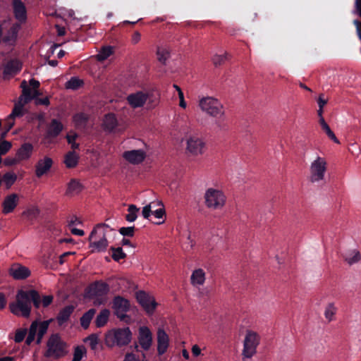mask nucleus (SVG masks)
Instances as JSON below:
<instances>
[{
    "label": "nucleus",
    "mask_w": 361,
    "mask_h": 361,
    "mask_svg": "<svg viewBox=\"0 0 361 361\" xmlns=\"http://www.w3.org/2000/svg\"><path fill=\"white\" fill-rule=\"evenodd\" d=\"M11 147V143L8 141H3L0 143V154H6Z\"/></svg>",
    "instance_id": "obj_53"
},
{
    "label": "nucleus",
    "mask_w": 361,
    "mask_h": 361,
    "mask_svg": "<svg viewBox=\"0 0 361 361\" xmlns=\"http://www.w3.org/2000/svg\"><path fill=\"white\" fill-rule=\"evenodd\" d=\"M260 342L259 335L252 330L246 331L242 350L243 360H245L252 357L257 353V348Z\"/></svg>",
    "instance_id": "obj_11"
},
{
    "label": "nucleus",
    "mask_w": 361,
    "mask_h": 361,
    "mask_svg": "<svg viewBox=\"0 0 361 361\" xmlns=\"http://www.w3.org/2000/svg\"><path fill=\"white\" fill-rule=\"evenodd\" d=\"M68 142L71 145V147L75 149L78 147V145L75 142V140L77 137V135L75 133H70L66 136Z\"/></svg>",
    "instance_id": "obj_52"
},
{
    "label": "nucleus",
    "mask_w": 361,
    "mask_h": 361,
    "mask_svg": "<svg viewBox=\"0 0 361 361\" xmlns=\"http://www.w3.org/2000/svg\"><path fill=\"white\" fill-rule=\"evenodd\" d=\"M113 54V48L107 46L102 47L97 54V59L99 61H103L108 59Z\"/></svg>",
    "instance_id": "obj_42"
},
{
    "label": "nucleus",
    "mask_w": 361,
    "mask_h": 361,
    "mask_svg": "<svg viewBox=\"0 0 361 361\" xmlns=\"http://www.w3.org/2000/svg\"><path fill=\"white\" fill-rule=\"evenodd\" d=\"M328 169V162L325 157L317 154L310 161L308 172L309 180L312 183H317L325 179Z\"/></svg>",
    "instance_id": "obj_5"
},
{
    "label": "nucleus",
    "mask_w": 361,
    "mask_h": 361,
    "mask_svg": "<svg viewBox=\"0 0 361 361\" xmlns=\"http://www.w3.org/2000/svg\"><path fill=\"white\" fill-rule=\"evenodd\" d=\"M226 59V54H215L212 57V61L215 66L221 65Z\"/></svg>",
    "instance_id": "obj_51"
},
{
    "label": "nucleus",
    "mask_w": 361,
    "mask_h": 361,
    "mask_svg": "<svg viewBox=\"0 0 361 361\" xmlns=\"http://www.w3.org/2000/svg\"><path fill=\"white\" fill-rule=\"evenodd\" d=\"M134 146L135 148L125 151L122 157L128 163L137 165L146 159L149 148L147 144L142 140L135 141Z\"/></svg>",
    "instance_id": "obj_7"
},
{
    "label": "nucleus",
    "mask_w": 361,
    "mask_h": 361,
    "mask_svg": "<svg viewBox=\"0 0 361 361\" xmlns=\"http://www.w3.org/2000/svg\"><path fill=\"white\" fill-rule=\"evenodd\" d=\"M198 106L202 112L214 118H221L225 114L222 103L213 97H202L199 100Z\"/></svg>",
    "instance_id": "obj_8"
},
{
    "label": "nucleus",
    "mask_w": 361,
    "mask_h": 361,
    "mask_svg": "<svg viewBox=\"0 0 361 361\" xmlns=\"http://www.w3.org/2000/svg\"><path fill=\"white\" fill-rule=\"evenodd\" d=\"M117 119L114 114H109L106 115L103 121V126L106 130H113L117 126Z\"/></svg>",
    "instance_id": "obj_27"
},
{
    "label": "nucleus",
    "mask_w": 361,
    "mask_h": 361,
    "mask_svg": "<svg viewBox=\"0 0 361 361\" xmlns=\"http://www.w3.org/2000/svg\"><path fill=\"white\" fill-rule=\"evenodd\" d=\"M345 259L349 264H353L361 259L360 252L357 250H352L345 254Z\"/></svg>",
    "instance_id": "obj_33"
},
{
    "label": "nucleus",
    "mask_w": 361,
    "mask_h": 361,
    "mask_svg": "<svg viewBox=\"0 0 361 361\" xmlns=\"http://www.w3.org/2000/svg\"><path fill=\"white\" fill-rule=\"evenodd\" d=\"M87 119V117L83 114H77L74 116L73 121L76 126H80Z\"/></svg>",
    "instance_id": "obj_55"
},
{
    "label": "nucleus",
    "mask_w": 361,
    "mask_h": 361,
    "mask_svg": "<svg viewBox=\"0 0 361 361\" xmlns=\"http://www.w3.org/2000/svg\"><path fill=\"white\" fill-rule=\"evenodd\" d=\"M39 214V209L37 208H35V207H33V208H31V209H29L26 211H25L23 214L24 216H36L37 214Z\"/></svg>",
    "instance_id": "obj_57"
},
{
    "label": "nucleus",
    "mask_w": 361,
    "mask_h": 361,
    "mask_svg": "<svg viewBox=\"0 0 361 361\" xmlns=\"http://www.w3.org/2000/svg\"><path fill=\"white\" fill-rule=\"evenodd\" d=\"M132 339V332L128 327L115 328L109 330L105 336L108 346H124L128 345Z\"/></svg>",
    "instance_id": "obj_6"
},
{
    "label": "nucleus",
    "mask_w": 361,
    "mask_h": 361,
    "mask_svg": "<svg viewBox=\"0 0 361 361\" xmlns=\"http://www.w3.org/2000/svg\"><path fill=\"white\" fill-rule=\"evenodd\" d=\"M82 186L80 181L73 179L68 184L66 192L71 195H77L82 190Z\"/></svg>",
    "instance_id": "obj_32"
},
{
    "label": "nucleus",
    "mask_w": 361,
    "mask_h": 361,
    "mask_svg": "<svg viewBox=\"0 0 361 361\" xmlns=\"http://www.w3.org/2000/svg\"><path fill=\"white\" fill-rule=\"evenodd\" d=\"M9 273L15 279L18 280L25 279L30 275V269L19 264L12 265Z\"/></svg>",
    "instance_id": "obj_21"
},
{
    "label": "nucleus",
    "mask_w": 361,
    "mask_h": 361,
    "mask_svg": "<svg viewBox=\"0 0 361 361\" xmlns=\"http://www.w3.org/2000/svg\"><path fill=\"white\" fill-rule=\"evenodd\" d=\"M140 39H141V35H140V32H135L133 34V35H132V42L133 44H137V42H139Z\"/></svg>",
    "instance_id": "obj_62"
},
{
    "label": "nucleus",
    "mask_w": 361,
    "mask_h": 361,
    "mask_svg": "<svg viewBox=\"0 0 361 361\" xmlns=\"http://www.w3.org/2000/svg\"><path fill=\"white\" fill-rule=\"evenodd\" d=\"M17 176L14 172L6 173L1 176V180L7 189H9L16 181Z\"/></svg>",
    "instance_id": "obj_35"
},
{
    "label": "nucleus",
    "mask_w": 361,
    "mask_h": 361,
    "mask_svg": "<svg viewBox=\"0 0 361 361\" xmlns=\"http://www.w3.org/2000/svg\"><path fill=\"white\" fill-rule=\"evenodd\" d=\"M116 232L107 225H97L89 236L90 247L92 251H104L108 247V238Z\"/></svg>",
    "instance_id": "obj_2"
},
{
    "label": "nucleus",
    "mask_w": 361,
    "mask_h": 361,
    "mask_svg": "<svg viewBox=\"0 0 361 361\" xmlns=\"http://www.w3.org/2000/svg\"><path fill=\"white\" fill-rule=\"evenodd\" d=\"M337 308L334 302H329L326 305L324 309V317L329 322L335 319Z\"/></svg>",
    "instance_id": "obj_28"
},
{
    "label": "nucleus",
    "mask_w": 361,
    "mask_h": 361,
    "mask_svg": "<svg viewBox=\"0 0 361 361\" xmlns=\"http://www.w3.org/2000/svg\"><path fill=\"white\" fill-rule=\"evenodd\" d=\"M195 240L189 235L187 238V242L185 243V250L190 251L195 247Z\"/></svg>",
    "instance_id": "obj_56"
},
{
    "label": "nucleus",
    "mask_w": 361,
    "mask_h": 361,
    "mask_svg": "<svg viewBox=\"0 0 361 361\" xmlns=\"http://www.w3.org/2000/svg\"><path fill=\"white\" fill-rule=\"evenodd\" d=\"M149 99V92L147 90H137L130 93L126 100L133 109L143 107Z\"/></svg>",
    "instance_id": "obj_13"
},
{
    "label": "nucleus",
    "mask_w": 361,
    "mask_h": 361,
    "mask_svg": "<svg viewBox=\"0 0 361 361\" xmlns=\"http://www.w3.org/2000/svg\"><path fill=\"white\" fill-rule=\"evenodd\" d=\"M95 312V310L90 309L82 316L80 318V324L84 329L88 328Z\"/></svg>",
    "instance_id": "obj_38"
},
{
    "label": "nucleus",
    "mask_w": 361,
    "mask_h": 361,
    "mask_svg": "<svg viewBox=\"0 0 361 361\" xmlns=\"http://www.w3.org/2000/svg\"><path fill=\"white\" fill-rule=\"evenodd\" d=\"M119 232L124 236H133L134 233V227H122Z\"/></svg>",
    "instance_id": "obj_54"
},
{
    "label": "nucleus",
    "mask_w": 361,
    "mask_h": 361,
    "mask_svg": "<svg viewBox=\"0 0 361 361\" xmlns=\"http://www.w3.org/2000/svg\"><path fill=\"white\" fill-rule=\"evenodd\" d=\"M157 353L159 355L164 354L169 347V336L162 329L159 328L157 331Z\"/></svg>",
    "instance_id": "obj_18"
},
{
    "label": "nucleus",
    "mask_w": 361,
    "mask_h": 361,
    "mask_svg": "<svg viewBox=\"0 0 361 361\" xmlns=\"http://www.w3.org/2000/svg\"><path fill=\"white\" fill-rule=\"evenodd\" d=\"M322 130L326 133V134L327 135V136L331 140H333L335 143H337L338 144L339 143V140L337 139V137H336L335 134L334 133V132L331 130L330 127L329 126L328 124H326V126H323L322 128Z\"/></svg>",
    "instance_id": "obj_48"
},
{
    "label": "nucleus",
    "mask_w": 361,
    "mask_h": 361,
    "mask_svg": "<svg viewBox=\"0 0 361 361\" xmlns=\"http://www.w3.org/2000/svg\"><path fill=\"white\" fill-rule=\"evenodd\" d=\"M138 342L140 347L148 350L152 345V334L149 329L145 326H140L138 330Z\"/></svg>",
    "instance_id": "obj_16"
},
{
    "label": "nucleus",
    "mask_w": 361,
    "mask_h": 361,
    "mask_svg": "<svg viewBox=\"0 0 361 361\" xmlns=\"http://www.w3.org/2000/svg\"><path fill=\"white\" fill-rule=\"evenodd\" d=\"M110 312L108 310H102L97 315L95 323L97 327H102L104 326L109 319Z\"/></svg>",
    "instance_id": "obj_37"
},
{
    "label": "nucleus",
    "mask_w": 361,
    "mask_h": 361,
    "mask_svg": "<svg viewBox=\"0 0 361 361\" xmlns=\"http://www.w3.org/2000/svg\"><path fill=\"white\" fill-rule=\"evenodd\" d=\"M6 305V299L5 295L0 293V310L4 309Z\"/></svg>",
    "instance_id": "obj_63"
},
{
    "label": "nucleus",
    "mask_w": 361,
    "mask_h": 361,
    "mask_svg": "<svg viewBox=\"0 0 361 361\" xmlns=\"http://www.w3.org/2000/svg\"><path fill=\"white\" fill-rule=\"evenodd\" d=\"M140 209L135 204H130L128 208V214L126 219L128 222H134L137 218Z\"/></svg>",
    "instance_id": "obj_39"
},
{
    "label": "nucleus",
    "mask_w": 361,
    "mask_h": 361,
    "mask_svg": "<svg viewBox=\"0 0 361 361\" xmlns=\"http://www.w3.org/2000/svg\"><path fill=\"white\" fill-rule=\"evenodd\" d=\"M123 361H139V359L133 353H128L126 355Z\"/></svg>",
    "instance_id": "obj_61"
},
{
    "label": "nucleus",
    "mask_w": 361,
    "mask_h": 361,
    "mask_svg": "<svg viewBox=\"0 0 361 361\" xmlns=\"http://www.w3.org/2000/svg\"><path fill=\"white\" fill-rule=\"evenodd\" d=\"M37 325L38 322L37 321L33 322L32 324L30 325V329H29V334L26 338V343L27 345H30L35 338V335L37 334Z\"/></svg>",
    "instance_id": "obj_43"
},
{
    "label": "nucleus",
    "mask_w": 361,
    "mask_h": 361,
    "mask_svg": "<svg viewBox=\"0 0 361 361\" xmlns=\"http://www.w3.org/2000/svg\"><path fill=\"white\" fill-rule=\"evenodd\" d=\"M152 215L157 219L154 222L156 224H161L164 222L165 209L163 203L161 202V205H157L155 209H153Z\"/></svg>",
    "instance_id": "obj_29"
},
{
    "label": "nucleus",
    "mask_w": 361,
    "mask_h": 361,
    "mask_svg": "<svg viewBox=\"0 0 361 361\" xmlns=\"http://www.w3.org/2000/svg\"><path fill=\"white\" fill-rule=\"evenodd\" d=\"M173 88L178 92V95L179 98V106L183 109L187 108V103L185 101L184 94L182 90L177 85H173Z\"/></svg>",
    "instance_id": "obj_46"
},
{
    "label": "nucleus",
    "mask_w": 361,
    "mask_h": 361,
    "mask_svg": "<svg viewBox=\"0 0 361 361\" xmlns=\"http://www.w3.org/2000/svg\"><path fill=\"white\" fill-rule=\"evenodd\" d=\"M192 353L193 355V356L195 357H198L200 355H201L202 354V350L201 348L199 347V345L195 344L192 346Z\"/></svg>",
    "instance_id": "obj_59"
},
{
    "label": "nucleus",
    "mask_w": 361,
    "mask_h": 361,
    "mask_svg": "<svg viewBox=\"0 0 361 361\" xmlns=\"http://www.w3.org/2000/svg\"><path fill=\"white\" fill-rule=\"evenodd\" d=\"M87 355V350L84 345L75 347L72 361H80Z\"/></svg>",
    "instance_id": "obj_41"
},
{
    "label": "nucleus",
    "mask_w": 361,
    "mask_h": 361,
    "mask_svg": "<svg viewBox=\"0 0 361 361\" xmlns=\"http://www.w3.org/2000/svg\"><path fill=\"white\" fill-rule=\"evenodd\" d=\"M47 350L45 355L54 358H59L65 356L68 350L67 343L62 340L58 334L51 335L47 344Z\"/></svg>",
    "instance_id": "obj_10"
},
{
    "label": "nucleus",
    "mask_w": 361,
    "mask_h": 361,
    "mask_svg": "<svg viewBox=\"0 0 361 361\" xmlns=\"http://www.w3.org/2000/svg\"><path fill=\"white\" fill-rule=\"evenodd\" d=\"M22 68V63L18 60L9 61L4 67V77H10L18 73Z\"/></svg>",
    "instance_id": "obj_24"
},
{
    "label": "nucleus",
    "mask_w": 361,
    "mask_h": 361,
    "mask_svg": "<svg viewBox=\"0 0 361 361\" xmlns=\"http://www.w3.org/2000/svg\"><path fill=\"white\" fill-rule=\"evenodd\" d=\"M13 8L16 18L20 21H25L27 17L26 8L21 0H13Z\"/></svg>",
    "instance_id": "obj_23"
},
{
    "label": "nucleus",
    "mask_w": 361,
    "mask_h": 361,
    "mask_svg": "<svg viewBox=\"0 0 361 361\" xmlns=\"http://www.w3.org/2000/svg\"><path fill=\"white\" fill-rule=\"evenodd\" d=\"M63 128L62 124L56 120H53L51 123L47 135L49 137L57 136Z\"/></svg>",
    "instance_id": "obj_34"
},
{
    "label": "nucleus",
    "mask_w": 361,
    "mask_h": 361,
    "mask_svg": "<svg viewBox=\"0 0 361 361\" xmlns=\"http://www.w3.org/2000/svg\"><path fill=\"white\" fill-rule=\"evenodd\" d=\"M83 341L87 343L92 350H95L97 347L99 339L95 334H92L84 338Z\"/></svg>",
    "instance_id": "obj_45"
},
{
    "label": "nucleus",
    "mask_w": 361,
    "mask_h": 361,
    "mask_svg": "<svg viewBox=\"0 0 361 361\" xmlns=\"http://www.w3.org/2000/svg\"><path fill=\"white\" fill-rule=\"evenodd\" d=\"M328 100L324 98L323 94H320L317 99L319 108L323 109L324 106L327 104Z\"/></svg>",
    "instance_id": "obj_58"
},
{
    "label": "nucleus",
    "mask_w": 361,
    "mask_h": 361,
    "mask_svg": "<svg viewBox=\"0 0 361 361\" xmlns=\"http://www.w3.org/2000/svg\"><path fill=\"white\" fill-rule=\"evenodd\" d=\"M73 309L74 307L73 306L69 305L65 307L59 312V315L57 317V321L59 325L63 324L68 320L71 314L73 311Z\"/></svg>",
    "instance_id": "obj_26"
},
{
    "label": "nucleus",
    "mask_w": 361,
    "mask_h": 361,
    "mask_svg": "<svg viewBox=\"0 0 361 361\" xmlns=\"http://www.w3.org/2000/svg\"><path fill=\"white\" fill-rule=\"evenodd\" d=\"M112 257L116 261H119L126 257V254L121 247L112 248Z\"/></svg>",
    "instance_id": "obj_47"
},
{
    "label": "nucleus",
    "mask_w": 361,
    "mask_h": 361,
    "mask_svg": "<svg viewBox=\"0 0 361 361\" xmlns=\"http://www.w3.org/2000/svg\"><path fill=\"white\" fill-rule=\"evenodd\" d=\"M157 54L158 60L164 63L170 56V50L166 47H159Z\"/></svg>",
    "instance_id": "obj_40"
},
{
    "label": "nucleus",
    "mask_w": 361,
    "mask_h": 361,
    "mask_svg": "<svg viewBox=\"0 0 361 361\" xmlns=\"http://www.w3.org/2000/svg\"><path fill=\"white\" fill-rule=\"evenodd\" d=\"M157 205H161V201H153L145 205L142 210V216L146 219H149L150 215L152 214V209H155Z\"/></svg>",
    "instance_id": "obj_36"
},
{
    "label": "nucleus",
    "mask_w": 361,
    "mask_h": 361,
    "mask_svg": "<svg viewBox=\"0 0 361 361\" xmlns=\"http://www.w3.org/2000/svg\"><path fill=\"white\" fill-rule=\"evenodd\" d=\"M349 152L355 157L361 154V147L356 143H352L350 145Z\"/></svg>",
    "instance_id": "obj_50"
},
{
    "label": "nucleus",
    "mask_w": 361,
    "mask_h": 361,
    "mask_svg": "<svg viewBox=\"0 0 361 361\" xmlns=\"http://www.w3.org/2000/svg\"><path fill=\"white\" fill-rule=\"evenodd\" d=\"M79 157L74 152H68L64 157V163L68 168L75 167L78 162Z\"/></svg>",
    "instance_id": "obj_30"
},
{
    "label": "nucleus",
    "mask_w": 361,
    "mask_h": 361,
    "mask_svg": "<svg viewBox=\"0 0 361 361\" xmlns=\"http://www.w3.org/2000/svg\"><path fill=\"white\" fill-rule=\"evenodd\" d=\"M20 25L16 23H10L4 21L0 24V43L13 44L16 39Z\"/></svg>",
    "instance_id": "obj_12"
},
{
    "label": "nucleus",
    "mask_w": 361,
    "mask_h": 361,
    "mask_svg": "<svg viewBox=\"0 0 361 361\" xmlns=\"http://www.w3.org/2000/svg\"><path fill=\"white\" fill-rule=\"evenodd\" d=\"M21 87H23V94L20 97L18 102L15 104L12 113L6 119L8 128L6 131L2 133L3 137L6 136L7 132L13 127L14 123L12 121V120L15 117L20 116L23 115V110L25 104L39 94V92L36 90H30L29 87H27V82L25 81L22 82Z\"/></svg>",
    "instance_id": "obj_3"
},
{
    "label": "nucleus",
    "mask_w": 361,
    "mask_h": 361,
    "mask_svg": "<svg viewBox=\"0 0 361 361\" xmlns=\"http://www.w3.org/2000/svg\"><path fill=\"white\" fill-rule=\"evenodd\" d=\"M51 321V319L38 322V325H37L38 331H37V343L39 344L41 343V341H42L44 335L45 334V333L47 332V331L49 328Z\"/></svg>",
    "instance_id": "obj_31"
},
{
    "label": "nucleus",
    "mask_w": 361,
    "mask_h": 361,
    "mask_svg": "<svg viewBox=\"0 0 361 361\" xmlns=\"http://www.w3.org/2000/svg\"><path fill=\"white\" fill-rule=\"evenodd\" d=\"M204 200L208 209L221 210L226 204V197L221 190L209 188L204 194Z\"/></svg>",
    "instance_id": "obj_9"
},
{
    "label": "nucleus",
    "mask_w": 361,
    "mask_h": 361,
    "mask_svg": "<svg viewBox=\"0 0 361 361\" xmlns=\"http://www.w3.org/2000/svg\"><path fill=\"white\" fill-rule=\"evenodd\" d=\"M27 334V329H18L16 332L14 341L16 343H20L23 341L25 338V336Z\"/></svg>",
    "instance_id": "obj_49"
},
{
    "label": "nucleus",
    "mask_w": 361,
    "mask_h": 361,
    "mask_svg": "<svg viewBox=\"0 0 361 361\" xmlns=\"http://www.w3.org/2000/svg\"><path fill=\"white\" fill-rule=\"evenodd\" d=\"M33 146L30 143L23 144L16 153V158L18 161L28 159L32 153Z\"/></svg>",
    "instance_id": "obj_25"
},
{
    "label": "nucleus",
    "mask_w": 361,
    "mask_h": 361,
    "mask_svg": "<svg viewBox=\"0 0 361 361\" xmlns=\"http://www.w3.org/2000/svg\"><path fill=\"white\" fill-rule=\"evenodd\" d=\"M19 201V196L16 193H11L7 195L2 202V212L4 214H9L12 212Z\"/></svg>",
    "instance_id": "obj_20"
},
{
    "label": "nucleus",
    "mask_w": 361,
    "mask_h": 361,
    "mask_svg": "<svg viewBox=\"0 0 361 361\" xmlns=\"http://www.w3.org/2000/svg\"><path fill=\"white\" fill-rule=\"evenodd\" d=\"M181 142L185 143V154L190 157H198L204 152L205 142L200 136L190 130L184 133Z\"/></svg>",
    "instance_id": "obj_4"
},
{
    "label": "nucleus",
    "mask_w": 361,
    "mask_h": 361,
    "mask_svg": "<svg viewBox=\"0 0 361 361\" xmlns=\"http://www.w3.org/2000/svg\"><path fill=\"white\" fill-rule=\"evenodd\" d=\"M53 297L51 295H46L42 298V305L44 307H47L51 304L52 302Z\"/></svg>",
    "instance_id": "obj_60"
},
{
    "label": "nucleus",
    "mask_w": 361,
    "mask_h": 361,
    "mask_svg": "<svg viewBox=\"0 0 361 361\" xmlns=\"http://www.w3.org/2000/svg\"><path fill=\"white\" fill-rule=\"evenodd\" d=\"M82 85V81L77 77H73L68 80L65 85L66 88L70 90H76Z\"/></svg>",
    "instance_id": "obj_44"
},
{
    "label": "nucleus",
    "mask_w": 361,
    "mask_h": 361,
    "mask_svg": "<svg viewBox=\"0 0 361 361\" xmlns=\"http://www.w3.org/2000/svg\"><path fill=\"white\" fill-rule=\"evenodd\" d=\"M108 286L102 282H96L92 284L89 290V296L94 299L93 303L95 305L103 303L105 300L104 295L108 292Z\"/></svg>",
    "instance_id": "obj_14"
},
{
    "label": "nucleus",
    "mask_w": 361,
    "mask_h": 361,
    "mask_svg": "<svg viewBox=\"0 0 361 361\" xmlns=\"http://www.w3.org/2000/svg\"><path fill=\"white\" fill-rule=\"evenodd\" d=\"M190 283L192 286L200 288L206 281V273L202 268H197L192 271L190 276Z\"/></svg>",
    "instance_id": "obj_22"
},
{
    "label": "nucleus",
    "mask_w": 361,
    "mask_h": 361,
    "mask_svg": "<svg viewBox=\"0 0 361 361\" xmlns=\"http://www.w3.org/2000/svg\"><path fill=\"white\" fill-rule=\"evenodd\" d=\"M53 164L52 159L49 157L39 159L35 166V175L39 178L47 174Z\"/></svg>",
    "instance_id": "obj_19"
},
{
    "label": "nucleus",
    "mask_w": 361,
    "mask_h": 361,
    "mask_svg": "<svg viewBox=\"0 0 361 361\" xmlns=\"http://www.w3.org/2000/svg\"><path fill=\"white\" fill-rule=\"evenodd\" d=\"M32 302L36 307L39 306V296L35 290H20L16 295V302H11L9 308L15 315L28 317L31 311Z\"/></svg>",
    "instance_id": "obj_1"
},
{
    "label": "nucleus",
    "mask_w": 361,
    "mask_h": 361,
    "mask_svg": "<svg viewBox=\"0 0 361 361\" xmlns=\"http://www.w3.org/2000/svg\"><path fill=\"white\" fill-rule=\"evenodd\" d=\"M355 8L357 13L361 16V0H355Z\"/></svg>",
    "instance_id": "obj_64"
},
{
    "label": "nucleus",
    "mask_w": 361,
    "mask_h": 361,
    "mask_svg": "<svg viewBox=\"0 0 361 361\" xmlns=\"http://www.w3.org/2000/svg\"><path fill=\"white\" fill-rule=\"evenodd\" d=\"M136 299L139 304L149 314H152L157 306V303L155 301L154 298L144 291L137 292Z\"/></svg>",
    "instance_id": "obj_15"
},
{
    "label": "nucleus",
    "mask_w": 361,
    "mask_h": 361,
    "mask_svg": "<svg viewBox=\"0 0 361 361\" xmlns=\"http://www.w3.org/2000/svg\"><path fill=\"white\" fill-rule=\"evenodd\" d=\"M113 309L117 317L123 320L126 317V312L130 309L129 301L121 297H116L114 300Z\"/></svg>",
    "instance_id": "obj_17"
}]
</instances>
